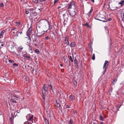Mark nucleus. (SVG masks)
Instances as JSON below:
<instances>
[{"label":"nucleus","mask_w":124,"mask_h":124,"mask_svg":"<svg viewBox=\"0 0 124 124\" xmlns=\"http://www.w3.org/2000/svg\"><path fill=\"white\" fill-rule=\"evenodd\" d=\"M49 24L48 21L45 19L40 20L37 23V26L38 27H40L43 26H45L47 24Z\"/></svg>","instance_id":"f257e3e1"},{"label":"nucleus","mask_w":124,"mask_h":124,"mask_svg":"<svg viewBox=\"0 0 124 124\" xmlns=\"http://www.w3.org/2000/svg\"><path fill=\"white\" fill-rule=\"evenodd\" d=\"M78 7H76L73 9H71L70 10H68V12L70 16H73L76 15V12L78 11Z\"/></svg>","instance_id":"f03ea898"},{"label":"nucleus","mask_w":124,"mask_h":124,"mask_svg":"<svg viewBox=\"0 0 124 124\" xmlns=\"http://www.w3.org/2000/svg\"><path fill=\"white\" fill-rule=\"evenodd\" d=\"M40 28L37 27L36 29L37 31V35L39 37H42L44 34V31L40 29Z\"/></svg>","instance_id":"7ed1b4c3"},{"label":"nucleus","mask_w":124,"mask_h":124,"mask_svg":"<svg viewBox=\"0 0 124 124\" xmlns=\"http://www.w3.org/2000/svg\"><path fill=\"white\" fill-rule=\"evenodd\" d=\"M48 89L46 85L45 84H44L43 88L42 89V93L43 96H45L46 93L47 92Z\"/></svg>","instance_id":"20e7f679"},{"label":"nucleus","mask_w":124,"mask_h":124,"mask_svg":"<svg viewBox=\"0 0 124 124\" xmlns=\"http://www.w3.org/2000/svg\"><path fill=\"white\" fill-rule=\"evenodd\" d=\"M76 7H78L77 6H76L73 2H71L70 4L68 5L67 9L74 8Z\"/></svg>","instance_id":"39448f33"},{"label":"nucleus","mask_w":124,"mask_h":124,"mask_svg":"<svg viewBox=\"0 0 124 124\" xmlns=\"http://www.w3.org/2000/svg\"><path fill=\"white\" fill-rule=\"evenodd\" d=\"M102 16H103V15L101 14H99L95 16L94 18L95 19L100 21Z\"/></svg>","instance_id":"423d86ee"},{"label":"nucleus","mask_w":124,"mask_h":124,"mask_svg":"<svg viewBox=\"0 0 124 124\" xmlns=\"http://www.w3.org/2000/svg\"><path fill=\"white\" fill-rule=\"evenodd\" d=\"M32 31V28L31 27L27 31V36L28 37H27V38H29V40H31V39L30 38V37L29 36V35L30 34H31Z\"/></svg>","instance_id":"0eeeda50"},{"label":"nucleus","mask_w":124,"mask_h":124,"mask_svg":"<svg viewBox=\"0 0 124 124\" xmlns=\"http://www.w3.org/2000/svg\"><path fill=\"white\" fill-rule=\"evenodd\" d=\"M61 101L59 99L57 100L56 101V106L58 108H60L61 106Z\"/></svg>","instance_id":"6e6552de"},{"label":"nucleus","mask_w":124,"mask_h":124,"mask_svg":"<svg viewBox=\"0 0 124 124\" xmlns=\"http://www.w3.org/2000/svg\"><path fill=\"white\" fill-rule=\"evenodd\" d=\"M109 64V62L107 60L105 61L104 64L103 68H105V67L107 68V67Z\"/></svg>","instance_id":"1a4fd4ad"},{"label":"nucleus","mask_w":124,"mask_h":124,"mask_svg":"<svg viewBox=\"0 0 124 124\" xmlns=\"http://www.w3.org/2000/svg\"><path fill=\"white\" fill-rule=\"evenodd\" d=\"M69 98L72 101H74L75 99V98L74 96L72 94H71L70 96L69 97Z\"/></svg>","instance_id":"9d476101"},{"label":"nucleus","mask_w":124,"mask_h":124,"mask_svg":"<svg viewBox=\"0 0 124 124\" xmlns=\"http://www.w3.org/2000/svg\"><path fill=\"white\" fill-rule=\"evenodd\" d=\"M100 21H102L103 22H107V20L106 19L105 17H104V16H102L101 19L100 20Z\"/></svg>","instance_id":"9b49d317"},{"label":"nucleus","mask_w":124,"mask_h":124,"mask_svg":"<svg viewBox=\"0 0 124 124\" xmlns=\"http://www.w3.org/2000/svg\"><path fill=\"white\" fill-rule=\"evenodd\" d=\"M93 11V9L92 8L89 11V12L87 14V15H88L89 18L90 17V16L92 14V13Z\"/></svg>","instance_id":"f8f14e48"},{"label":"nucleus","mask_w":124,"mask_h":124,"mask_svg":"<svg viewBox=\"0 0 124 124\" xmlns=\"http://www.w3.org/2000/svg\"><path fill=\"white\" fill-rule=\"evenodd\" d=\"M74 63L75 64V66L77 67V68L78 67V61H77V60L76 59V58H75V59L74 60Z\"/></svg>","instance_id":"ddd939ff"},{"label":"nucleus","mask_w":124,"mask_h":124,"mask_svg":"<svg viewBox=\"0 0 124 124\" xmlns=\"http://www.w3.org/2000/svg\"><path fill=\"white\" fill-rule=\"evenodd\" d=\"M75 43L74 42H72L70 45V47H74L75 45Z\"/></svg>","instance_id":"4468645a"},{"label":"nucleus","mask_w":124,"mask_h":124,"mask_svg":"<svg viewBox=\"0 0 124 124\" xmlns=\"http://www.w3.org/2000/svg\"><path fill=\"white\" fill-rule=\"evenodd\" d=\"M5 32V31L4 30H3L1 31L0 34V38H1L3 37V36L4 34V33Z\"/></svg>","instance_id":"2eb2a0df"},{"label":"nucleus","mask_w":124,"mask_h":124,"mask_svg":"<svg viewBox=\"0 0 124 124\" xmlns=\"http://www.w3.org/2000/svg\"><path fill=\"white\" fill-rule=\"evenodd\" d=\"M30 15H32L34 16H36L37 15V13L36 11H34L30 13Z\"/></svg>","instance_id":"dca6fc26"},{"label":"nucleus","mask_w":124,"mask_h":124,"mask_svg":"<svg viewBox=\"0 0 124 124\" xmlns=\"http://www.w3.org/2000/svg\"><path fill=\"white\" fill-rule=\"evenodd\" d=\"M30 118L28 119V120L29 121H31L33 123V121L32 119H33V115H32L31 116L30 115Z\"/></svg>","instance_id":"f3484780"},{"label":"nucleus","mask_w":124,"mask_h":124,"mask_svg":"<svg viewBox=\"0 0 124 124\" xmlns=\"http://www.w3.org/2000/svg\"><path fill=\"white\" fill-rule=\"evenodd\" d=\"M10 101H11L13 103H17L16 101L15 100V99L13 98L12 97L10 99Z\"/></svg>","instance_id":"a211bd4d"},{"label":"nucleus","mask_w":124,"mask_h":124,"mask_svg":"<svg viewBox=\"0 0 124 124\" xmlns=\"http://www.w3.org/2000/svg\"><path fill=\"white\" fill-rule=\"evenodd\" d=\"M22 29H21L20 30H18L16 31V33H20V35H21L22 33Z\"/></svg>","instance_id":"6ab92c4d"},{"label":"nucleus","mask_w":124,"mask_h":124,"mask_svg":"<svg viewBox=\"0 0 124 124\" xmlns=\"http://www.w3.org/2000/svg\"><path fill=\"white\" fill-rule=\"evenodd\" d=\"M72 56L73 58H72V57L71 56H70L69 57V59L71 61V62H73V60H74L73 55H72Z\"/></svg>","instance_id":"aec40b11"},{"label":"nucleus","mask_w":124,"mask_h":124,"mask_svg":"<svg viewBox=\"0 0 124 124\" xmlns=\"http://www.w3.org/2000/svg\"><path fill=\"white\" fill-rule=\"evenodd\" d=\"M24 57H26L27 58V59L28 60H30L29 59H30V57L28 55H27L26 54H24Z\"/></svg>","instance_id":"412c9836"},{"label":"nucleus","mask_w":124,"mask_h":124,"mask_svg":"<svg viewBox=\"0 0 124 124\" xmlns=\"http://www.w3.org/2000/svg\"><path fill=\"white\" fill-rule=\"evenodd\" d=\"M63 58L64 60V61L65 62L66 61V60H67V61L66 62V63H67V56H63Z\"/></svg>","instance_id":"4be33fe9"},{"label":"nucleus","mask_w":124,"mask_h":124,"mask_svg":"<svg viewBox=\"0 0 124 124\" xmlns=\"http://www.w3.org/2000/svg\"><path fill=\"white\" fill-rule=\"evenodd\" d=\"M119 4H120L121 6H122L124 5V0L121 1V2L119 3Z\"/></svg>","instance_id":"5701e85b"},{"label":"nucleus","mask_w":124,"mask_h":124,"mask_svg":"<svg viewBox=\"0 0 124 124\" xmlns=\"http://www.w3.org/2000/svg\"><path fill=\"white\" fill-rule=\"evenodd\" d=\"M83 25H84L87 28H89L90 27V26L87 23H86L85 24Z\"/></svg>","instance_id":"b1692460"},{"label":"nucleus","mask_w":124,"mask_h":124,"mask_svg":"<svg viewBox=\"0 0 124 124\" xmlns=\"http://www.w3.org/2000/svg\"><path fill=\"white\" fill-rule=\"evenodd\" d=\"M32 1L34 3H38L39 4V0H32Z\"/></svg>","instance_id":"393cba45"},{"label":"nucleus","mask_w":124,"mask_h":124,"mask_svg":"<svg viewBox=\"0 0 124 124\" xmlns=\"http://www.w3.org/2000/svg\"><path fill=\"white\" fill-rule=\"evenodd\" d=\"M64 43L66 46H68L69 44V41H65Z\"/></svg>","instance_id":"a878e982"},{"label":"nucleus","mask_w":124,"mask_h":124,"mask_svg":"<svg viewBox=\"0 0 124 124\" xmlns=\"http://www.w3.org/2000/svg\"><path fill=\"white\" fill-rule=\"evenodd\" d=\"M73 121L71 119L69 121V124H73Z\"/></svg>","instance_id":"bb28decb"},{"label":"nucleus","mask_w":124,"mask_h":124,"mask_svg":"<svg viewBox=\"0 0 124 124\" xmlns=\"http://www.w3.org/2000/svg\"><path fill=\"white\" fill-rule=\"evenodd\" d=\"M100 120L103 121L104 120V118L101 115L100 116Z\"/></svg>","instance_id":"cd10ccee"},{"label":"nucleus","mask_w":124,"mask_h":124,"mask_svg":"<svg viewBox=\"0 0 124 124\" xmlns=\"http://www.w3.org/2000/svg\"><path fill=\"white\" fill-rule=\"evenodd\" d=\"M45 38L46 39L48 40L50 39V37L49 36H47L45 37Z\"/></svg>","instance_id":"c85d7f7f"},{"label":"nucleus","mask_w":124,"mask_h":124,"mask_svg":"<svg viewBox=\"0 0 124 124\" xmlns=\"http://www.w3.org/2000/svg\"><path fill=\"white\" fill-rule=\"evenodd\" d=\"M48 85L50 86V89L52 90L53 91V89L52 88V85L50 84V83L49 84L48 83Z\"/></svg>","instance_id":"c756f323"},{"label":"nucleus","mask_w":124,"mask_h":124,"mask_svg":"<svg viewBox=\"0 0 124 124\" xmlns=\"http://www.w3.org/2000/svg\"><path fill=\"white\" fill-rule=\"evenodd\" d=\"M92 59L93 60H94L95 59V55L94 54H93V56L92 57Z\"/></svg>","instance_id":"7c9ffc66"},{"label":"nucleus","mask_w":124,"mask_h":124,"mask_svg":"<svg viewBox=\"0 0 124 124\" xmlns=\"http://www.w3.org/2000/svg\"><path fill=\"white\" fill-rule=\"evenodd\" d=\"M29 50L32 51V46H29Z\"/></svg>","instance_id":"2f4dec72"},{"label":"nucleus","mask_w":124,"mask_h":124,"mask_svg":"<svg viewBox=\"0 0 124 124\" xmlns=\"http://www.w3.org/2000/svg\"><path fill=\"white\" fill-rule=\"evenodd\" d=\"M49 25V26L48 27L49 28L48 29V30H51L52 29V27L51 26V25H50L49 23V24H48Z\"/></svg>","instance_id":"473e14b6"},{"label":"nucleus","mask_w":124,"mask_h":124,"mask_svg":"<svg viewBox=\"0 0 124 124\" xmlns=\"http://www.w3.org/2000/svg\"><path fill=\"white\" fill-rule=\"evenodd\" d=\"M4 4L3 3H0V7H4Z\"/></svg>","instance_id":"72a5a7b5"},{"label":"nucleus","mask_w":124,"mask_h":124,"mask_svg":"<svg viewBox=\"0 0 124 124\" xmlns=\"http://www.w3.org/2000/svg\"><path fill=\"white\" fill-rule=\"evenodd\" d=\"M103 68V69H104V71H103V74H104L105 73V72L106 71V70L107 69V67H105V68Z\"/></svg>","instance_id":"f704fd0d"},{"label":"nucleus","mask_w":124,"mask_h":124,"mask_svg":"<svg viewBox=\"0 0 124 124\" xmlns=\"http://www.w3.org/2000/svg\"><path fill=\"white\" fill-rule=\"evenodd\" d=\"M39 50L38 49H37L35 50V52L37 54H39Z\"/></svg>","instance_id":"c9c22d12"},{"label":"nucleus","mask_w":124,"mask_h":124,"mask_svg":"<svg viewBox=\"0 0 124 124\" xmlns=\"http://www.w3.org/2000/svg\"><path fill=\"white\" fill-rule=\"evenodd\" d=\"M12 53L14 54H15L17 56H18V54L16 53H15V52L14 51H12Z\"/></svg>","instance_id":"e433bc0d"},{"label":"nucleus","mask_w":124,"mask_h":124,"mask_svg":"<svg viewBox=\"0 0 124 124\" xmlns=\"http://www.w3.org/2000/svg\"><path fill=\"white\" fill-rule=\"evenodd\" d=\"M59 1V0H55L54 2V4L57 3Z\"/></svg>","instance_id":"4c0bfd02"},{"label":"nucleus","mask_w":124,"mask_h":124,"mask_svg":"<svg viewBox=\"0 0 124 124\" xmlns=\"http://www.w3.org/2000/svg\"><path fill=\"white\" fill-rule=\"evenodd\" d=\"M65 39L64 40L65 41H68V39L66 36H65Z\"/></svg>","instance_id":"58836bf2"},{"label":"nucleus","mask_w":124,"mask_h":124,"mask_svg":"<svg viewBox=\"0 0 124 124\" xmlns=\"http://www.w3.org/2000/svg\"><path fill=\"white\" fill-rule=\"evenodd\" d=\"M74 85H77V82L75 81L73 82Z\"/></svg>","instance_id":"ea45409f"},{"label":"nucleus","mask_w":124,"mask_h":124,"mask_svg":"<svg viewBox=\"0 0 124 124\" xmlns=\"http://www.w3.org/2000/svg\"><path fill=\"white\" fill-rule=\"evenodd\" d=\"M34 10V9L33 8H30L29 10L31 12H32H32Z\"/></svg>","instance_id":"a19ab883"},{"label":"nucleus","mask_w":124,"mask_h":124,"mask_svg":"<svg viewBox=\"0 0 124 124\" xmlns=\"http://www.w3.org/2000/svg\"><path fill=\"white\" fill-rule=\"evenodd\" d=\"M25 12L27 14H28L29 13V11L27 10H25Z\"/></svg>","instance_id":"79ce46f5"},{"label":"nucleus","mask_w":124,"mask_h":124,"mask_svg":"<svg viewBox=\"0 0 124 124\" xmlns=\"http://www.w3.org/2000/svg\"><path fill=\"white\" fill-rule=\"evenodd\" d=\"M9 62L10 63H12V62H14V60H9Z\"/></svg>","instance_id":"37998d69"},{"label":"nucleus","mask_w":124,"mask_h":124,"mask_svg":"<svg viewBox=\"0 0 124 124\" xmlns=\"http://www.w3.org/2000/svg\"><path fill=\"white\" fill-rule=\"evenodd\" d=\"M13 96L14 97H16L17 98H19V96H16L14 94H13Z\"/></svg>","instance_id":"c03bdc74"},{"label":"nucleus","mask_w":124,"mask_h":124,"mask_svg":"<svg viewBox=\"0 0 124 124\" xmlns=\"http://www.w3.org/2000/svg\"><path fill=\"white\" fill-rule=\"evenodd\" d=\"M117 81V80L116 79H115L113 81V82L116 83V81Z\"/></svg>","instance_id":"a18cd8bd"},{"label":"nucleus","mask_w":124,"mask_h":124,"mask_svg":"<svg viewBox=\"0 0 124 124\" xmlns=\"http://www.w3.org/2000/svg\"><path fill=\"white\" fill-rule=\"evenodd\" d=\"M23 47L22 46H20L19 47V48L21 50H22L23 49Z\"/></svg>","instance_id":"49530a36"},{"label":"nucleus","mask_w":124,"mask_h":124,"mask_svg":"<svg viewBox=\"0 0 124 124\" xmlns=\"http://www.w3.org/2000/svg\"><path fill=\"white\" fill-rule=\"evenodd\" d=\"M13 65L14 66H16L17 67V66H18V64H16V63H14L13 64Z\"/></svg>","instance_id":"de8ad7c7"},{"label":"nucleus","mask_w":124,"mask_h":124,"mask_svg":"<svg viewBox=\"0 0 124 124\" xmlns=\"http://www.w3.org/2000/svg\"><path fill=\"white\" fill-rule=\"evenodd\" d=\"M16 29H17V28L16 27H14V28H12L11 30H16Z\"/></svg>","instance_id":"09e8293b"},{"label":"nucleus","mask_w":124,"mask_h":124,"mask_svg":"<svg viewBox=\"0 0 124 124\" xmlns=\"http://www.w3.org/2000/svg\"><path fill=\"white\" fill-rule=\"evenodd\" d=\"M16 24H17V25H19L20 24V23L19 22H16Z\"/></svg>","instance_id":"8fccbe9b"},{"label":"nucleus","mask_w":124,"mask_h":124,"mask_svg":"<svg viewBox=\"0 0 124 124\" xmlns=\"http://www.w3.org/2000/svg\"><path fill=\"white\" fill-rule=\"evenodd\" d=\"M60 96H59V97L60 98H62L61 96L62 95H63V94L61 93H60Z\"/></svg>","instance_id":"3c124183"},{"label":"nucleus","mask_w":124,"mask_h":124,"mask_svg":"<svg viewBox=\"0 0 124 124\" xmlns=\"http://www.w3.org/2000/svg\"><path fill=\"white\" fill-rule=\"evenodd\" d=\"M70 107H69V106L67 105L66 106V108H69Z\"/></svg>","instance_id":"603ef678"},{"label":"nucleus","mask_w":124,"mask_h":124,"mask_svg":"<svg viewBox=\"0 0 124 124\" xmlns=\"http://www.w3.org/2000/svg\"><path fill=\"white\" fill-rule=\"evenodd\" d=\"M93 124H98V122H97L96 123H93Z\"/></svg>","instance_id":"864d4df0"},{"label":"nucleus","mask_w":124,"mask_h":124,"mask_svg":"<svg viewBox=\"0 0 124 124\" xmlns=\"http://www.w3.org/2000/svg\"><path fill=\"white\" fill-rule=\"evenodd\" d=\"M89 49L90 50H92V48L91 47V46H90V47L89 48Z\"/></svg>","instance_id":"5fc2aeb1"},{"label":"nucleus","mask_w":124,"mask_h":124,"mask_svg":"<svg viewBox=\"0 0 124 124\" xmlns=\"http://www.w3.org/2000/svg\"><path fill=\"white\" fill-rule=\"evenodd\" d=\"M61 8V7L60 6H59L58 7V9H59V8Z\"/></svg>","instance_id":"6e6d98bb"},{"label":"nucleus","mask_w":124,"mask_h":124,"mask_svg":"<svg viewBox=\"0 0 124 124\" xmlns=\"http://www.w3.org/2000/svg\"><path fill=\"white\" fill-rule=\"evenodd\" d=\"M115 83H114L113 82L112 83V85H115Z\"/></svg>","instance_id":"4d7b16f0"},{"label":"nucleus","mask_w":124,"mask_h":124,"mask_svg":"<svg viewBox=\"0 0 124 124\" xmlns=\"http://www.w3.org/2000/svg\"><path fill=\"white\" fill-rule=\"evenodd\" d=\"M38 9L39 10H42V8H38Z\"/></svg>","instance_id":"13d9d810"},{"label":"nucleus","mask_w":124,"mask_h":124,"mask_svg":"<svg viewBox=\"0 0 124 124\" xmlns=\"http://www.w3.org/2000/svg\"><path fill=\"white\" fill-rule=\"evenodd\" d=\"M91 1L93 3L94 2V0H91Z\"/></svg>","instance_id":"bf43d9fd"},{"label":"nucleus","mask_w":124,"mask_h":124,"mask_svg":"<svg viewBox=\"0 0 124 124\" xmlns=\"http://www.w3.org/2000/svg\"><path fill=\"white\" fill-rule=\"evenodd\" d=\"M111 20V18H110L108 19L109 21H110Z\"/></svg>","instance_id":"052dcab7"},{"label":"nucleus","mask_w":124,"mask_h":124,"mask_svg":"<svg viewBox=\"0 0 124 124\" xmlns=\"http://www.w3.org/2000/svg\"><path fill=\"white\" fill-rule=\"evenodd\" d=\"M100 124H103L102 122H101L100 123Z\"/></svg>","instance_id":"680f3d73"},{"label":"nucleus","mask_w":124,"mask_h":124,"mask_svg":"<svg viewBox=\"0 0 124 124\" xmlns=\"http://www.w3.org/2000/svg\"><path fill=\"white\" fill-rule=\"evenodd\" d=\"M60 65L61 67H62V66H63L62 65V64H60Z\"/></svg>","instance_id":"e2e57ef3"},{"label":"nucleus","mask_w":124,"mask_h":124,"mask_svg":"<svg viewBox=\"0 0 124 124\" xmlns=\"http://www.w3.org/2000/svg\"><path fill=\"white\" fill-rule=\"evenodd\" d=\"M17 34L16 35V36H17V37L18 36V33H16Z\"/></svg>","instance_id":"0e129e2a"},{"label":"nucleus","mask_w":124,"mask_h":124,"mask_svg":"<svg viewBox=\"0 0 124 124\" xmlns=\"http://www.w3.org/2000/svg\"><path fill=\"white\" fill-rule=\"evenodd\" d=\"M3 45H3V44H2L1 45V46H3Z\"/></svg>","instance_id":"69168bd1"},{"label":"nucleus","mask_w":124,"mask_h":124,"mask_svg":"<svg viewBox=\"0 0 124 124\" xmlns=\"http://www.w3.org/2000/svg\"><path fill=\"white\" fill-rule=\"evenodd\" d=\"M32 71H34V70L33 69H32Z\"/></svg>","instance_id":"338daca9"},{"label":"nucleus","mask_w":124,"mask_h":124,"mask_svg":"<svg viewBox=\"0 0 124 124\" xmlns=\"http://www.w3.org/2000/svg\"><path fill=\"white\" fill-rule=\"evenodd\" d=\"M28 124H30L29 123H28Z\"/></svg>","instance_id":"774afa93"}]
</instances>
